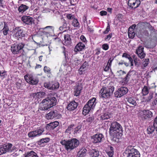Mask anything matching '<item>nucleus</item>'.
I'll list each match as a JSON object with an SVG mask.
<instances>
[{
	"label": "nucleus",
	"mask_w": 157,
	"mask_h": 157,
	"mask_svg": "<svg viewBox=\"0 0 157 157\" xmlns=\"http://www.w3.org/2000/svg\"><path fill=\"white\" fill-rule=\"evenodd\" d=\"M122 127L120 124L117 122H113L109 128V133L113 139H119L121 137Z\"/></svg>",
	"instance_id": "1"
},
{
	"label": "nucleus",
	"mask_w": 157,
	"mask_h": 157,
	"mask_svg": "<svg viewBox=\"0 0 157 157\" xmlns=\"http://www.w3.org/2000/svg\"><path fill=\"white\" fill-rule=\"evenodd\" d=\"M56 99L54 97H48L43 100L40 104V109L47 110L56 105Z\"/></svg>",
	"instance_id": "2"
},
{
	"label": "nucleus",
	"mask_w": 157,
	"mask_h": 157,
	"mask_svg": "<svg viewBox=\"0 0 157 157\" xmlns=\"http://www.w3.org/2000/svg\"><path fill=\"white\" fill-rule=\"evenodd\" d=\"M60 143L65 146L67 150H72L76 148L79 144V141L76 138H73L71 140H61Z\"/></svg>",
	"instance_id": "3"
},
{
	"label": "nucleus",
	"mask_w": 157,
	"mask_h": 157,
	"mask_svg": "<svg viewBox=\"0 0 157 157\" xmlns=\"http://www.w3.org/2000/svg\"><path fill=\"white\" fill-rule=\"evenodd\" d=\"M96 98H93L90 99L84 106L82 113L86 115L90 112H91L94 109L96 104Z\"/></svg>",
	"instance_id": "4"
},
{
	"label": "nucleus",
	"mask_w": 157,
	"mask_h": 157,
	"mask_svg": "<svg viewBox=\"0 0 157 157\" xmlns=\"http://www.w3.org/2000/svg\"><path fill=\"white\" fill-rule=\"evenodd\" d=\"M127 157H140L139 152L131 146H128L126 149Z\"/></svg>",
	"instance_id": "5"
},
{
	"label": "nucleus",
	"mask_w": 157,
	"mask_h": 157,
	"mask_svg": "<svg viewBox=\"0 0 157 157\" xmlns=\"http://www.w3.org/2000/svg\"><path fill=\"white\" fill-rule=\"evenodd\" d=\"M114 90V87H113L111 88H102L99 92L100 96L103 98H107L112 94Z\"/></svg>",
	"instance_id": "6"
},
{
	"label": "nucleus",
	"mask_w": 157,
	"mask_h": 157,
	"mask_svg": "<svg viewBox=\"0 0 157 157\" xmlns=\"http://www.w3.org/2000/svg\"><path fill=\"white\" fill-rule=\"evenodd\" d=\"M24 78L27 82L32 85H36L39 81L38 79L34 78L31 74H27L24 76Z\"/></svg>",
	"instance_id": "7"
},
{
	"label": "nucleus",
	"mask_w": 157,
	"mask_h": 157,
	"mask_svg": "<svg viewBox=\"0 0 157 157\" xmlns=\"http://www.w3.org/2000/svg\"><path fill=\"white\" fill-rule=\"evenodd\" d=\"M24 46V44L22 43L14 44L11 47V51L14 54H18L19 53L20 51L23 48Z\"/></svg>",
	"instance_id": "8"
},
{
	"label": "nucleus",
	"mask_w": 157,
	"mask_h": 157,
	"mask_svg": "<svg viewBox=\"0 0 157 157\" xmlns=\"http://www.w3.org/2000/svg\"><path fill=\"white\" fill-rule=\"evenodd\" d=\"M128 89L125 87H122L119 88L118 90L115 93V97H121L125 94L128 92Z\"/></svg>",
	"instance_id": "9"
},
{
	"label": "nucleus",
	"mask_w": 157,
	"mask_h": 157,
	"mask_svg": "<svg viewBox=\"0 0 157 157\" xmlns=\"http://www.w3.org/2000/svg\"><path fill=\"white\" fill-rule=\"evenodd\" d=\"M44 131L43 128H39L36 130L29 132L28 135L29 137H34L40 135Z\"/></svg>",
	"instance_id": "10"
},
{
	"label": "nucleus",
	"mask_w": 157,
	"mask_h": 157,
	"mask_svg": "<svg viewBox=\"0 0 157 157\" xmlns=\"http://www.w3.org/2000/svg\"><path fill=\"white\" fill-rule=\"evenodd\" d=\"M152 113L151 111L143 110L140 111L139 115L141 118L146 119L147 118L152 117Z\"/></svg>",
	"instance_id": "11"
},
{
	"label": "nucleus",
	"mask_w": 157,
	"mask_h": 157,
	"mask_svg": "<svg viewBox=\"0 0 157 157\" xmlns=\"http://www.w3.org/2000/svg\"><path fill=\"white\" fill-rule=\"evenodd\" d=\"M15 33L13 36L15 39L19 40L20 38L25 36V34L23 33V30L20 27L16 28L15 30Z\"/></svg>",
	"instance_id": "12"
},
{
	"label": "nucleus",
	"mask_w": 157,
	"mask_h": 157,
	"mask_svg": "<svg viewBox=\"0 0 157 157\" xmlns=\"http://www.w3.org/2000/svg\"><path fill=\"white\" fill-rule=\"evenodd\" d=\"M21 20L24 23L29 25H31L34 23L33 18L29 16H23L21 17Z\"/></svg>",
	"instance_id": "13"
},
{
	"label": "nucleus",
	"mask_w": 157,
	"mask_h": 157,
	"mask_svg": "<svg viewBox=\"0 0 157 157\" xmlns=\"http://www.w3.org/2000/svg\"><path fill=\"white\" fill-rule=\"evenodd\" d=\"M46 117L48 119H50L54 118H58L61 117V115L56 111L50 112L46 115Z\"/></svg>",
	"instance_id": "14"
},
{
	"label": "nucleus",
	"mask_w": 157,
	"mask_h": 157,
	"mask_svg": "<svg viewBox=\"0 0 157 157\" xmlns=\"http://www.w3.org/2000/svg\"><path fill=\"white\" fill-rule=\"evenodd\" d=\"M103 138L101 134H97L92 136L91 139L92 141L94 143L100 142Z\"/></svg>",
	"instance_id": "15"
},
{
	"label": "nucleus",
	"mask_w": 157,
	"mask_h": 157,
	"mask_svg": "<svg viewBox=\"0 0 157 157\" xmlns=\"http://www.w3.org/2000/svg\"><path fill=\"white\" fill-rule=\"evenodd\" d=\"M140 4V0H129L128 2V6L134 9L138 7Z\"/></svg>",
	"instance_id": "16"
},
{
	"label": "nucleus",
	"mask_w": 157,
	"mask_h": 157,
	"mask_svg": "<svg viewBox=\"0 0 157 157\" xmlns=\"http://www.w3.org/2000/svg\"><path fill=\"white\" fill-rule=\"evenodd\" d=\"M143 49L144 48L142 46H140L136 50V53L141 59L144 58L145 56V54L144 52Z\"/></svg>",
	"instance_id": "17"
},
{
	"label": "nucleus",
	"mask_w": 157,
	"mask_h": 157,
	"mask_svg": "<svg viewBox=\"0 0 157 157\" xmlns=\"http://www.w3.org/2000/svg\"><path fill=\"white\" fill-rule=\"evenodd\" d=\"M61 20L62 21H63V24L62 26L59 27V30L61 31H64L67 29H69V24L64 19H62Z\"/></svg>",
	"instance_id": "18"
},
{
	"label": "nucleus",
	"mask_w": 157,
	"mask_h": 157,
	"mask_svg": "<svg viewBox=\"0 0 157 157\" xmlns=\"http://www.w3.org/2000/svg\"><path fill=\"white\" fill-rule=\"evenodd\" d=\"M88 66V63L86 62H84L80 67L78 70V73L79 74L81 75L83 74L84 72V71L87 69Z\"/></svg>",
	"instance_id": "19"
},
{
	"label": "nucleus",
	"mask_w": 157,
	"mask_h": 157,
	"mask_svg": "<svg viewBox=\"0 0 157 157\" xmlns=\"http://www.w3.org/2000/svg\"><path fill=\"white\" fill-rule=\"evenodd\" d=\"M59 124V122L57 121L50 123L47 125L46 128L48 130L53 129L57 127Z\"/></svg>",
	"instance_id": "20"
},
{
	"label": "nucleus",
	"mask_w": 157,
	"mask_h": 157,
	"mask_svg": "<svg viewBox=\"0 0 157 157\" xmlns=\"http://www.w3.org/2000/svg\"><path fill=\"white\" fill-rule=\"evenodd\" d=\"M45 93L44 92H39L37 93H34L31 94V96L35 98H40L44 97Z\"/></svg>",
	"instance_id": "21"
},
{
	"label": "nucleus",
	"mask_w": 157,
	"mask_h": 157,
	"mask_svg": "<svg viewBox=\"0 0 157 157\" xmlns=\"http://www.w3.org/2000/svg\"><path fill=\"white\" fill-rule=\"evenodd\" d=\"M85 45L82 43L80 42L78 43L75 46L74 51L75 52L82 51L84 49Z\"/></svg>",
	"instance_id": "22"
},
{
	"label": "nucleus",
	"mask_w": 157,
	"mask_h": 157,
	"mask_svg": "<svg viewBox=\"0 0 157 157\" xmlns=\"http://www.w3.org/2000/svg\"><path fill=\"white\" fill-rule=\"evenodd\" d=\"M64 41L63 44L65 45H69L71 43V39L70 36L68 34L65 35L64 36Z\"/></svg>",
	"instance_id": "23"
},
{
	"label": "nucleus",
	"mask_w": 157,
	"mask_h": 157,
	"mask_svg": "<svg viewBox=\"0 0 157 157\" xmlns=\"http://www.w3.org/2000/svg\"><path fill=\"white\" fill-rule=\"evenodd\" d=\"M77 104L75 101L71 102L68 105L67 109L70 110H73L77 106Z\"/></svg>",
	"instance_id": "24"
},
{
	"label": "nucleus",
	"mask_w": 157,
	"mask_h": 157,
	"mask_svg": "<svg viewBox=\"0 0 157 157\" xmlns=\"http://www.w3.org/2000/svg\"><path fill=\"white\" fill-rule=\"evenodd\" d=\"M82 89V87L78 85H76L75 88L74 95L77 96L79 95L81 92V90Z\"/></svg>",
	"instance_id": "25"
},
{
	"label": "nucleus",
	"mask_w": 157,
	"mask_h": 157,
	"mask_svg": "<svg viewBox=\"0 0 157 157\" xmlns=\"http://www.w3.org/2000/svg\"><path fill=\"white\" fill-rule=\"evenodd\" d=\"M12 146L13 145L12 144L10 143L3 145L6 153L7 152H12Z\"/></svg>",
	"instance_id": "26"
},
{
	"label": "nucleus",
	"mask_w": 157,
	"mask_h": 157,
	"mask_svg": "<svg viewBox=\"0 0 157 157\" xmlns=\"http://www.w3.org/2000/svg\"><path fill=\"white\" fill-rule=\"evenodd\" d=\"M29 8V7L25 5L22 4L18 8V11L19 13H23Z\"/></svg>",
	"instance_id": "27"
},
{
	"label": "nucleus",
	"mask_w": 157,
	"mask_h": 157,
	"mask_svg": "<svg viewBox=\"0 0 157 157\" xmlns=\"http://www.w3.org/2000/svg\"><path fill=\"white\" fill-rule=\"evenodd\" d=\"M89 154L91 157H97L99 155V152L94 149L90 150Z\"/></svg>",
	"instance_id": "28"
},
{
	"label": "nucleus",
	"mask_w": 157,
	"mask_h": 157,
	"mask_svg": "<svg viewBox=\"0 0 157 157\" xmlns=\"http://www.w3.org/2000/svg\"><path fill=\"white\" fill-rule=\"evenodd\" d=\"M7 76L6 72L3 69V67L2 66H0V76L2 79H4L6 78Z\"/></svg>",
	"instance_id": "29"
},
{
	"label": "nucleus",
	"mask_w": 157,
	"mask_h": 157,
	"mask_svg": "<svg viewBox=\"0 0 157 157\" xmlns=\"http://www.w3.org/2000/svg\"><path fill=\"white\" fill-rule=\"evenodd\" d=\"M9 31V28L7 24H5L4 28L1 30V32L5 36L7 34Z\"/></svg>",
	"instance_id": "30"
},
{
	"label": "nucleus",
	"mask_w": 157,
	"mask_h": 157,
	"mask_svg": "<svg viewBox=\"0 0 157 157\" xmlns=\"http://www.w3.org/2000/svg\"><path fill=\"white\" fill-rule=\"evenodd\" d=\"M128 36L130 38H133L134 37L135 33L132 27H130L128 32Z\"/></svg>",
	"instance_id": "31"
},
{
	"label": "nucleus",
	"mask_w": 157,
	"mask_h": 157,
	"mask_svg": "<svg viewBox=\"0 0 157 157\" xmlns=\"http://www.w3.org/2000/svg\"><path fill=\"white\" fill-rule=\"evenodd\" d=\"M51 85L52 90L57 89L59 87V84L57 82H51Z\"/></svg>",
	"instance_id": "32"
},
{
	"label": "nucleus",
	"mask_w": 157,
	"mask_h": 157,
	"mask_svg": "<svg viewBox=\"0 0 157 157\" xmlns=\"http://www.w3.org/2000/svg\"><path fill=\"white\" fill-rule=\"evenodd\" d=\"M127 99L128 101L130 104L134 106L136 105V103L135 99L134 98L131 97H129Z\"/></svg>",
	"instance_id": "33"
},
{
	"label": "nucleus",
	"mask_w": 157,
	"mask_h": 157,
	"mask_svg": "<svg viewBox=\"0 0 157 157\" xmlns=\"http://www.w3.org/2000/svg\"><path fill=\"white\" fill-rule=\"evenodd\" d=\"M25 157H38L36 154L33 151H31L28 152Z\"/></svg>",
	"instance_id": "34"
},
{
	"label": "nucleus",
	"mask_w": 157,
	"mask_h": 157,
	"mask_svg": "<svg viewBox=\"0 0 157 157\" xmlns=\"http://www.w3.org/2000/svg\"><path fill=\"white\" fill-rule=\"evenodd\" d=\"M109 150L110 151L107 152V153L109 157H112L114 154L113 147H109Z\"/></svg>",
	"instance_id": "35"
},
{
	"label": "nucleus",
	"mask_w": 157,
	"mask_h": 157,
	"mask_svg": "<svg viewBox=\"0 0 157 157\" xmlns=\"http://www.w3.org/2000/svg\"><path fill=\"white\" fill-rule=\"evenodd\" d=\"M155 129H156V128H155L154 125L153 126H149L147 128V131L148 133L152 134V132L154 131Z\"/></svg>",
	"instance_id": "36"
},
{
	"label": "nucleus",
	"mask_w": 157,
	"mask_h": 157,
	"mask_svg": "<svg viewBox=\"0 0 157 157\" xmlns=\"http://www.w3.org/2000/svg\"><path fill=\"white\" fill-rule=\"evenodd\" d=\"M142 92L143 95H145L147 94L149 92L147 86H144L142 89Z\"/></svg>",
	"instance_id": "37"
},
{
	"label": "nucleus",
	"mask_w": 157,
	"mask_h": 157,
	"mask_svg": "<svg viewBox=\"0 0 157 157\" xmlns=\"http://www.w3.org/2000/svg\"><path fill=\"white\" fill-rule=\"evenodd\" d=\"M51 82H47L44 83V86L48 89L51 90Z\"/></svg>",
	"instance_id": "38"
},
{
	"label": "nucleus",
	"mask_w": 157,
	"mask_h": 157,
	"mask_svg": "<svg viewBox=\"0 0 157 157\" xmlns=\"http://www.w3.org/2000/svg\"><path fill=\"white\" fill-rule=\"evenodd\" d=\"M72 25L75 27H78L79 25V24L77 19H75V18L73 20V21L72 23Z\"/></svg>",
	"instance_id": "39"
},
{
	"label": "nucleus",
	"mask_w": 157,
	"mask_h": 157,
	"mask_svg": "<svg viewBox=\"0 0 157 157\" xmlns=\"http://www.w3.org/2000/svg\"><path fill=\"white\" fill-rule=\"evenodd\" d=\"M110 117V116L108 113H105L101 115V118L102 120H105L109 118Z\"/></svg>",
	"instance_id": "40"
},
{
	"label": "nucleus",
	"mask_w": 157,
	"mask_h": 157,
	"mask_svg": "<svg viewBox=\"0 0 157 157\" xmlns=\"http://www.w3.org/2000/svg\"><path fill=\"white\" fill-rule=\"evenodd\" d=\"M42 29H48V31L49 32H50L51 31L53 32L54 30V28L52 26H47L46 27H45L42 28Z\"/></svg>",
	"instance_id": "41"
},
{
	"label": "nucleus",
	"mask_w": 157,
	"mask_h": 157,
	"mask_svg": "<svg viewBox=\"0 0 157 157\" xmlns=\"http://www.w3.org/2000/svg\"><path fill=\"white\" fill-rule=\"evenodd\" d=\"M86 151L87 150L86 148H82L78 152V153L82 155L85 156L86 155Z\"/></svg>",
	"instance_id": "42"
},
{
	"label": "nucleus",
	"mask_w": 157,
	"mask_h": 157,
	"mask_svg": "<svg viewBox=\"0 0 157 157\" xmlns=\"http://www.w3.org/2000/svg\"><path fill=\"white\" fill-rule=\"evenodd\" d=\"M74 124H71L66 129V132L67 133H71V132L73 129V127L74 126Z\"/></svg>",
	"instance_id": "43"
},
{
	"label": "nucleus",
	"mask_w": 157,
	"mask_h": 157,
	"mask_svg": "<svg viewBox=\"0 0 157 157\" xmlns=\"http://www.w3.org/2000/svg\"><path fill=\"white\" fill-rule=\"evenodd\" d=\"M44 72L47 74H50L51 73V70L49 67L45 66L44 68Z\"/></svg>",
	"instance_id": "44"
},
{
	"label": "nucleus",
	"mask_w": 157,
	"mask_h": 157,
	"mask_svg": "<svg viewBox=\"0 0 157 157\" xmlns=\"http://www.w3.org/2000/svg\"><path fill=\"white\" fill-rule=\"evenodd\" d=\"M149 63V59H145L142 63L143 66L144 67H145L147 66Z\"/></svg>",
	"instance_id": "45"
},
{
	"label": "nucleus",
	"mask_w": 157,
	"mask_h": 157,
	"mask_svg": "<svg viewBox=\"0 0 157 157\" xmlns=\"http://www.w3.org/2000/svg\"><path fill=\"white\" fill-rule=\"evenodd\" d=\"M117 75L120 76L125 74V73L124 71L121 70L117 71Z\"/></svg>",
	"instance_id": "46"
},
{
	"label": "nucleus",
	"mask_w": 157,
	"mask_h": 157,
	"mask_svg": "<svg viewBox=\"0 0 157 157\" xmlns=\"http://www.w3.org/2000/svg\"><path fill=\"white\" fill-rule=\"evenodd\" d=\"M66 16L68 19L73 20L75 18L74 15L70 14H66Z\"/></svg>",
	"instance_id": "47"
},
{
	"label": "nucleus",
	"mask_w": 157,
	"mask_h": 157,
	"mask_svg": "<svg viewBox=\"0 0 157 157\" xmlns=\"http://www.w3.org/2000/svg\"><path fill=\"white\" fill-rule=\"evenodd\" d=\"M6 153L5 151L3 145L2 146L0 147V155H2L3 154H5Z\"/></svg>",
	"instance_id": "48"
},
{
	"label": "nucleus",
	"mask_w": 157,
	"mask_h": 157,
	"mask_svg": "<svg viewBox=\"0 0 157 157\" xmlns=\"http://www.w3.org/2000/svg\"><path fill=\"white\" fill-rule=\"evenodd\" d=\"M110 30V27L109 24H108L107 27L105 31L103 32V33L104 34H107Z\"/></svg>",
	"instance_id": "49"
},
{
	"label": "nucleus",
	"mask_w": 157,
	"mask_h": 157,
	"mask_svg": "<svg viewBox=\"0 0 157 157\" xmlns=\"http://www.w3.org/2000/svg\"><path fill=\"white\" fill-rule=\"evenodd\" d=\"M109 45L107 44H105L102 46V48L104 50H107L109 49Z\"/></svg>",
	"instance_id": "50"
},
{
	"label": "nucleus",
	"mask_w": 157,
	"mask_h": 157,
	"mask_svg": "<svg viewBox=\"0 0 157 157\" xmlns=\"http://www.w3.org/2000/svg\"><path fill=\"white\" fill-rule=\"evenodd\" d=\"M81 125H79L77 126L75 129V130L74 131V133H75L79 131H80V129L81 128Z\"/></svg>",
	"instance_id": "51"
},
{
	"label": "nucleus",
	"mask_w": 157,
	"mask_h": 157,
	"mask_svg": "<svg viewBox=\"0 0 157 157\" xmlns=\"http://www.w3.org/2000/svg\"><path fill=\"white\" fill-rule=\"evenodd\" d=\"M129 76V75L128 74L127 75L125 78H124V84H127L129 79V77L128 76Z\"/></svg>",
	"instance_id": "52"
},
{
	"label": "nucleus",
	"mask_w": 157,
	"mask_h": 157,
	"mask_svg": "<svg viewBox=\"0 0 157 157\" xmlns=\"http://www.w3.org/2000/svg\"><path fill=\"white\" fill-rule=\"evenodd\" d=\"M21 81L19 80L16 83L17 87V88L19 89L21 87Z\"/></svg>",
	"instance_id": "53"
},
{
	"label": "nucleus",
	"mask_w": 157,
	"mask_h": 157,
	"mask_svg": "<svg viewBox=\"0 0 157 157\" xmlns=\"http://www.w3.org/2000/svg\"><path fill=\"white\" fill-rule=\"evenodd\" d=\"M100 14L101 16L106 15L107 14V12L104 10H102L100 12Z\"/></svg>",
	"instance_id": "54"
},
{
	"label": "nucleus",
	"mask_w": 157,
	"mask_h": 157,
	"mask_svg": "<svg viewBox=\"0 0 157 157\" xmlns=\"http://www.w3.org/2000/svg\"><path fill=\"white\" fill-rule=\"evenodd\" d=\"M110 65V63H109V62H108L105 67L104 68V71H107L109 69Z\"/></svg>",
	"instance_id": "55"
},
{
	"label": "nucleus",
	"mask_w": 157,
	"mask_h": 157,
	"mask_svg": "<svg viewBox=\"0 0 157 157\" xmlns=\"http://www.w3.org/2000/svg\"><path fill=\"white\" fill-rule=\"evenodd\" d=\"M112 33H110L105 38V40H109L112 37Z\"/></svg>",
	"instance_id": "56"
},
{
	"label": "nucleus",
	"mask_w": 157,
	"mask_h": 157,
	"mask_svg": "<svg viewBox=\"0 0 157 157\" xmlns=\"http://www.w3.org/2000/svg\"><path fill=\"white\" fill-rule=\"evenodd\" d=\"M130 56L129 54H128L126 53H123L122 56V57H125L127 59H128Z\"/></svg>",
	"instance_id": "57"
},
{
	"label": "nucleus",
	"mask_w": 157,
	"mask_h": 157,
	"mask_svg": "<svg viewBox=\"0 0 157 157\" xmlns=\"http://www.w3.org/2000/svg\"><path fill=\"white\" fill-rule=\"evenodd\" d=\"M80 39L83 42H85L86 41L85 37L83 35H82L80 36Z\"/></svg>",
	"instance_id": "58"
},
{
	"label": "nucleus",
	"mask_w": 157,
	"mask_h": 157,
	"mask_svg": "<svg viewBox=\"0 0 157 157\" xmlns=\"http://www.w3.org/2000/svg\"><path fill=\"white\" fill-rule=\"evenodd\" d=\"M154 126L155 128H156V131H157V116L154 120Z\"/></svg>",
	"instance_id": "59"
},
{
	"label": "nucleus",
	"mask_w": 157,
	"mask_h": 157,
	"mask_svg": "<svg viewBox=\"0 0 157 157\" xmlns=\"http://www.w3.org/2000/svg\"><path fill=\"white\" fill-rule=\"evenodd\" d=\"M129 61L130 62L131 65V66L133 65V60L132 59L130 56L128 59Z\"/></svg>",
	"instance_id": "60"
},
{
	"label": "nucleus",
	"mask_w": 157,
	"mask_h": 157,
	"mask_svg": "<svg viewBox=\"0 0 157 157\" xmlns=\"http://www.w3.org/2000/svg\"><path fill=\"white\" fill-rule=\"evenodd\" d=\"M12 152L17 151L18 150L17 147L15 146H14L13 147H12Z\"/></svg>",
	"instance_id": "61"
},
{
	"label": "nucleus",
	"mask_w": 157,
	"mask_h": 157,
	"mask_svg": "<svg viewBox=\"0 0 157 157\" xmlns=\"http://www.w3.org/2000/svg\"><path fill=\"white\" fill-rule=\"evenodd\" d=\"M42 142H47L49 141V139L48 138H46L43 139Z\"/></svg>",
	"instance_id": "62"
},
{
	"label": "nucleus",
	"mask_w": 157,
	"mask_h": 157,
	"mask_svg": "<svg viewBox=\"0 0 157 157\" xmlns=\"http://www.w3.org/2000/svg\"><path fill=\"white\" fill-rule=\"evenodd\" d=\"M62 48L63 49V54H64V56H65V57H66V52H65V48L64 47H62Z\"/></svg>",
	"instance_id": "63"
},
{
	"label": "nucleus",
	"mask_w": 157,
	"mask_h": 157,
	"mask_svg": "<svg viewBox=\"0 0 157 157\" xmlns=\"http://www.w3.org/2000/svg\"><path fill=\"white\" fill-rule=\"evenodd\" d=\"M77 157H84L85 156L83 155H82L79 154V153H78L77 154Z\"/></svg>",
	"instance_id": "64"
}]
</instances>
